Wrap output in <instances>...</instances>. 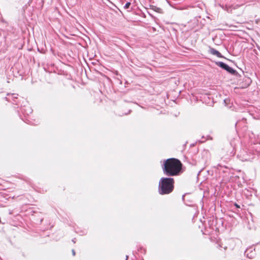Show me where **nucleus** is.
I'll return each instance as SVG.
<instances>
[{
  "label": "nucleus",
  "mask_w": 260,
  "mask_h": 260,
  "mask_svg": "<svg viewBox=\"0 0 260 260\" xmlns=\"http://www.w3.org/2000/svg\"><path fill=\"white\" fill-rule=\"evenodd\" d=\"M72 253H73V255H75V252L74 250H72Z\"/></svg>",
  "instance_id": "obj_9"
},
{
  "label": "nucleus",
  "mask_w": 260,
  "mask_h": 260,
  "mask_svg": "<svg viewBox=\"0 0 260 260\" xmlns=\"http://www.w3.org/2000/svg\"><path fill=\"white\" fill-rule=\"evenodd\" d=\"M164 162H181V161L178 159L171 158L165 160Z\"/></svg>",
  "instance_id": "obj_5"
},
{
  "label": "nucleus",
  "mask_w": 260,
  "mask_h": 260,
  "mask_svg": "<svg viewBox=\"0 0 260 260\" xmlns=\"http://www.w3.org/2000/svg\"><path fill=\"white\" fill-rule=\"evenodd\" d=\"M182 164H164V170L167 175H177L181 170Z\"/></svg>",
  "instance_id": "obj_2"
},
{
  "label": "nucleus",
  "mask_w": 260,
  "mask_h": 260,
  "mask_svg": "<svg viewBox=\"0 0 260 260\" xmlns=\"http://www.w3.org/2000/svg\"><path fill=\"white\" fill-rule=\"evenodd\" d=\"M131 4L130 2L126 3L125 6H124V9H127L129 8V6H131Z\"/></svg>",
  "instance_id": "obj_7"
},
{
  "label": "nucleus",
  "mask_w": 260,
  "mask_h": 260,
  "mask_svg": "<svg viewBox=\"0 0 260 260\" xmlns=\"http://www.w3.org/2000/svg\"><path fill=\"white\" fill-rule=\"evenodd\" d=\"M151 9L156 12H158L159 13H162V9L160 8L157 7L156 6H152Z\"/></svg>",
  "instance_id": "obj_6"
},
{
  "label": "nucleus",
  "mask_w": 260,
  "mask_h": 260,
  "mask_svg": "<svg viewBox=\"0 0 260 260\" xmlns=\"http://www.w3.org/2000/svg\"><path fill=\"white\" fill-rule=\"evenodd\" d=\"M249 85L248 84H245L244 86H242L240 87V88H246L247 87H248Z\"/></svg>",
  "instance_id": "obj_8"
},
{
  "label": "nucleus",
  "mask_w": 260,
  "mask_h": 260,
  "mask_svg": "<svg viewBox=\"0 0 260 260\" xmlns=\"http://www.w3.org/2000/svg\"><path fill=\"white\" fill-rule=\"evenodd\" d=\"M218 65L219 67H220L222 69L225 70L226 71H228L229 73L234 74L236 72L233 69L230 67L228 65L224 63V62H219L218 63Z\"/></svg>",
  "instance_id": "obj_3"
},
{
  "label": "nucleus",
  "mask_w": 260,
  "mask_h": 260,
  "mask_svg": "<svg viewBox=\"0 0 260 260\" xmlns=\"http://www.w3.org/2000/svg\"><path fill=\"white\" fill-rule=\"evenodd\" d=\"M174 180L172 178H161L159 184V192L160 194H168L173 189Z\"/></svg>",
  "instance_id": "obj_1"
},
{
  "label": "nucleus",
  "mask_w": 260,
  "mask_h": 260,
  "mask_svg": "<svg viewBox=\"0 0 260 260\" xmlns=\"http://www.w3.org/2000/svg\"><path fill=\"white\" fill-rule=\"evenodd\" d=\"M209 51L213 55H215L219 57H221V53L219 52H218V51L214 49V48H210Z\"/></svg>",
  "instance_id": "obj_4"
},
{
  "label": "nucleus",
  "mask_w": 260,
  "mask_h": 260,
  "mask_svg": "<svg viewBox=\"0 0 260 260\" xmlns=\"http://www.w3.org/2000/svg\"><path fill=\"white\" fill-rule=\"evenodd\" d=\"M236 207H237L238 208L239 207V206L238 205H237V204L236 205Z\"/></svg>",
  "instance_id": "obj_10"
}]
</instances>
